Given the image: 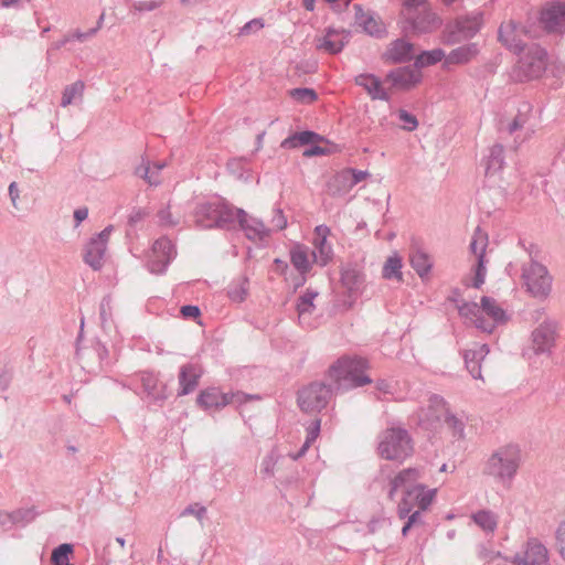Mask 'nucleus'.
I'll return each mask as SVG.
<instances>
[{"label":"nucleus","instance_id":"1","mask_svg":"<svg viewBox=\"0 0 565 565\" xmlns=\"http://www.w3.org/2000/svg\"><path fill=\"white\" fill-rule=\"evenodd\" d=\"M369 361L361 356H341L328 370L337 392L362 387L372 383V379L365 374L369 370Z\"/></svg>","mask_w":565,"mask_h":565},{"label":"nucleus","instance_id":"2","mask_svg":"<svg viewBox=\"0 0 565 565\" xmlns=\"http://www.w3.org/2000/svg\"><path fill=\"white\" fill-rule=\"evenodd\" d=\"M399 25L405 35L429 34L443 25V19L429 1L422 4L402 6Z\"/></svg>","mask_w":565,"mask_h":565},{"label":"nucleus","instance_id":"3","mask_svg":"<svg viewBox=\"0 0 565 565\" xmlns=\"http://www.w3.org/2000/svg\"><path fill=\"white\" fill-rule=\"evenodd\" d=\"M521 463V449L518 445H505L498 448L487 460L483 473L495 478L502 483L511 482Z\"/></svg>","mask_w":565,"mask_h":565},{"label":"nucleus","instance_id":"4","mask_svg":"<svg viewBox=\"0 0 565 565\" xmlns=\"http://www.w3.org/2000/svg\"><path fill=\"white\" fill-rule=\"evenodd\" d=\"M194 221L200 228L228 231L235 227V207L225 202L202 203L195 207Z\"/></svg>","mask_w":565,"mask_h":565},{"label":"nucleus","instance_id":"5","mask_svg":"<svg viewBox=\"0 0 565 565\" xmlns=\"http://www.w3.org/2000/svg\"><path fill=\"white\" fill-rule=\"evenodd\" d=\"M483 25V13L475 11L458 15L448 21L441 31L440 39L446 45H455L475 38Z\"/></svg>","mask_w":565,"mask_h":565},{"label":"nucleus","instance_id":"6","mask_svg":"<svg viewBox=\"0 0 565 565\" xmlns=\"http://www.w3.org/2000/svg\"><path fill=\"white\" fill-rule=\"evenodd\" d=\"M377 450L383 459L403 461L413 452V440L405 428L391 427L382 433Z\"/></svg>","mask_w":565,"mask_h":565},{"label":"nucleus","instance_id":"7","mask_svg":"<svg viewBox=\"0 0 565 565\" xmlns=\"http://www.w3.org/2000/svg\"><path fill=\"white\" fill-rule=\"evenodd\" d=\"M511 72L514 82L523 83L539 78L546 68L547 52L539 44H531L524 51Z\"/></svg>","mask_w":565,"mask_h":565},{"label":"nucleus","instance_id":"8","mask_svg":"<svg viewBox=\"0 0 565 565\" xmlns=\"http://www.w3.org/2000/svg\"><path fill=\"white\" fill-rule=\"evenodd\" d=\"M532 256V252H530ZM522 278L526 291L535 299L545 300L552 291L553 277L547 268L531 257V262L522 267Z\"/></svg>","mask_w":565,"mask_h":565},{"label":"nucleus","instance_id":"9","mask_svg":"<svg viewBox=\"0 0 565 565\" xmlns=\"http://www.w3.org/2000/svg\"><path fill=\"white\" fill-rule=\"evenodd\" d=\"M337 392L332 384L312 382L298 393V405L303 412H320L323 409L333 393Z\"/></svg>","mask_w":565,"mask_h":565},{"label":"nucleus","instance_id":"10","mask_svg":"<svg viewBox=\"0 0 565 565\" xmlns=\"http://www.w3.org/2000/svg\"><path fill=\"white\" fill-rule=\"evenodd\" d=\"M557 322L546 319L540 323L531 334L532 351L535 355L552 353L557 338Z\"/></svg>","mask_w":565,"mask_h":565},{"label":"nucleus","instance_id":"11","mask_svg":"<svg viewBox=\"0 0 565 565\" xmlns=\"http://www.w3.org/2000/svg\"><path fill=\"white\" fill-rule=\"evenodd\" d=\"M350 31L328 26L324 29L323 35L316 36L315 46L318 51L335 55L343 51L344 46L350 42Z\"/></svg>","mask_w":565,"mask_h":565},{"label":"nucleus","instance_id":"12","mask_svg":"<svg viewBox=\"0 0 565 565\" xmlns=\"http://www.w3.org/2000/svg\"><path fill=\"white\" fill-rule=\"evenodd\" d=\"M540 21L548 33H565V2L553 1L541 11Z\"/></svg>","mask_w":565,"mask_h":565},{"label":"nucleus","instance_id":"13","mask_svg":"<svg viewBox=\"0 0 565 565\" xmlns=\"http://www.w3.org/2000/svg\"><path fill=\"white\" fill-rule=\"evenodd\" d=\"M236 221L249 241L262 242L270 234V230L265 226L262 220L249 216L243 209H235Z\"/></svg>","mask_w":565,"mask_h":565},{"label":"nucleus","instance_id":"14","mask_svg":"<svg viewBox=\"0 0 565 565\" xmlns=\"http://www.w3.org/2000/svg\"><path fill=\"white\" fill-rule=\"evenodd\" d=\"M423 477V471L419 468H406L401 470L394 478L390 480V490L387 497L391 501L395 500L396 492L403 490L408 495V492L420 483L418 481Z\"/></svg>","mask_w":565,"mask_h":565},{"label":"nucleus","instance_id":"15","mask_svg":"<svg viewBox=\"0 0 565 565\" xmlns=\"http://www.w3.org/2000/svg\"><path fill=\"white\" fill-rule=\"evenodd\" d=\"M204 370L201 364L189 362L180 366L178 374V396H185L193 393L203 376Z\"/></svg>","mask_w":565,"mask_h":565},{"label":"nucleus","instance_id":"16","mask_svg":"<svg viewBox=\"0 0 565 565\" xmlns=\"http://www.w3.org/2000/svg\"><path fill=\"white\" fill-rule=\"evenodd\" d=\"M138 376L149 403L162 406L168 394L167 386L160 385L159 376L150 371H142Z\"/></svg>","mask_w":565,"mask_h":565},{"label":"nucleus","instance_id":"17","mask_svg":"<svg viewBox=\"0 0 565 565\" xmlns=\"http://www.w3.org/2000/svg\"><path fill=\"white\" fill-rule=\"evenodd\" d=\"M385 81L397 89L409 90L420 83L422 74L411 66H403L390 71Z\"/></svg>","mask_w":565,"mask_h":565},{"label":"nucleus","instance_id":"18","mask_svg":"<svg viewBox=\"0 0 565 565\" xmlns=\"http://www.w3.org/2000/svg\"><path fill=\"white\" fill-rule=\"evenodd\" d=\"M329 234L330 228L327 225H318L315 228L316 237L313 239L315 249L312 256L315 262L321 267L326 266L333 256L332 246L328 243Z\"/></svg>","mask_w":565,"mask_h":565},{"label":"nucleus","instance_id":"19","mask_svg":"<svg viewBox=\"0 0 565 565\" xmlns=\"http://www.w3.org/2000/svg\"><path fill=\"white\" fill-rule=\"evenodd\" d=\"M341 282L349 297L356 298L364 288L365 275L358 265L348 264L341 270Z\"/></svg>","mask_w":565,"mask_h":565},{"label":"nucleus","instance_id":"20","mask_svg":"<svg viewBox=\"0 0 565 565\" xmlns=\"http://www.w3.org/2000/svg\"><path fill=\"white\" fill-rule=\"evenodd\" d=\"M498 40L503 46L516 55H521L527 47L520 38L518 24L514 21L500 25Z\"/></svg>","mask_w":565,"mask_h":565},{"label":"nucleus","instance_id":"21","mask_svg":"<svg viewBox=\"0 0 565 565\" xmlns=\"http://www.w3.org/2000/svg\"><path fill=\"white\" fill-rule=\"evenodd\" d=\"M414 57V45L405 39H396L391 42L383 54L387 63L402 64L412 61Z\"/></svg>","mask_w":565,"mask_h":565},{"label":"nucleus","instance_id":"22","mask_svg":"<svg viewBox=\"0 0 565 565\" xmlns=\"http://www.w3.org/2000/svg\"><path fill=\"white\" fill-rule=\"evenodd\" d=\"M290 263L299 273V277L295 282V288L302 286L306 282V275L311 270V263L308 257V247L302 244H295L290 250Z\"/></svg>","mask_w":565,"mask_h":565},{"label":"nucleus","instance_id":"23","mask_svg":"<svg viewBox=\"0 0 565 565\" xmlns=\"http://www.w3.org/2000/svg\"><path fill=\"white\" fill-rule=\"evenodd\" d=\"M355 23L371 36L382 38L385 28L381 21L375 18L371 11H365L361 4H354Z\"/></svg>","mask_w":565,"mask_h":565},{"label":"nucleus","instance_id":"24","mask_svg":"<svg viewBox=\"0 0 565 565\" xmlns=\"http://www.w3.org/2000/svg\"><path fill=\"white\" fill-rule=\"evenodd\" d=\"M198 405L206 411H220L228 405L226 393L221 392L220 388L212 386L202 390L196 397Z\"/></svg>","mask_w":565,"mask_h":565},{"label":"nucleus","instance_id":"25","mask_svg":"<svg viewBox=\"0 0 565 565\" xmlns=\"http://www.w3.org/2000/svg\"><path fill=\"white\" fill-rule=\"evenodd\" d=\"M355 84L363 87L372 99L388 102L390 95L382 87V83L374 74H360L355 77Z\"/></svg>","mask_w":565,"mask_h":565},{"label":"nucleus","instance_id":"26","mask_svg":"<svg viewBox=\"0 0 565 565\" xmlns=\"http://www.w3.org/2000/svg\"><path fill=\"white\" fill-rule=\"evenodd\" d=\"M490 352L488 344H482L476 350H465L462 358L469 374L473 379H482L481 375V361Z\"/></svg>","mask_w":565,"mask_h":565},{"label":"nucleus","instance_id":"27","mask_svg":"<svg viewBox=\"0 0 565 565\" xmlns=\"http://www.w3.org/2000/svg\"><path fill=\"white\" fill-rule=\"evenodd\" d=\"M479 45L477 43H468L458 46L449 52L445 60V66L463 65L471 62L479 54Z\"/></svg>","mask_w":565,"mask_h":565},{"label":"nucleus","instance_id":"28","mask_svg":"<svg viewBox=\"0 0 565 565\" xmlns=\"http://www.w3.org/2000/svg\"><path fill=\"white\" fill-rule=\"evenodd\" d=\"M106 250L107 247L102 243L89 239L84 248L83 260L93 270H100L104 266Z\"/></svg>","mask_w":565,"mask_h":565},{"label":"nucleus","instance_id":"29","mask_svg":"<svg viewBox=\"0 0 565 565\" xmlns=\"http://www.w3.org/2000/svg\"><path fill=\"white\" fill-rule=\"evenodd\" d=\"M326 138L312 130H305L300 132H295L287 138H285L280 147L284 149H296L301 146L311 145L315 142H323Z\"/></svg>","mask_w":565,"mask_h":565},{"label":"nucleus","instance_id":"30","mask_svg":"<svg viewBox=\"0 0 565 565\" xmlns=\"http://www.w3.org/2000/svg\"><path fill=\"white\" fill-rule=\"evenodd\" d=\"M505 163L504 147L495 143L489 149V154L484 159L486 175H493L502 171Z\"/></svg>","mask_w":565,"mask_h":565},{"label":"nucleus","instance_id":"31","mask_svg":"<svg viewBox=\"0 0 565 565\" xmlns=\"http://www.w3.org/2000/svg\"><path fill=\"white\" fill-rule=\"evenodd\" d=\"M352 190L344 169L333 174L327 182V191L331 196H343Z\"/></svg>","mask_w":565,"mask_h":565},{"label":"nucleus","instance_id":"32","mask_svg":"<svg viewBox=\"0 0 565 565\" xmlns=\"http://www.w3.org/2000/svg\"><path fill=\"white\" fill-rule=\"evenodd\" d=\"M481 313H486L497 324L507 321L508 317L505 311L498 305L497 300L489 296L481 297L480 300Z\"/></svg>","mask_w":565,"mask_h":565},{"label":"nucleus","instance_id":"33","mask_svg":"<svg viewBox=\"0 0 565 565\" xmlns=\"http://www.w3.org/2000/svg\"><path fill=\"white\" fill-rule=\"evenodd\" d=\"M412 268L417 273L420 278L426 277L433 267V263L428 254L423 250H414L409 255Z\"/></svg>","mask_w":565,"mask_h":565},{"label":"nucleus","instance_id":"34","mask_svg":"<svg viewBox=\"0 0 565 565\" xmlns=\"http://www.w3.org/2000/svg\"><path fill=\"white\" fill-rule=\"evenodd\" d=\"M472 520L486 533H493L498 526V516L490 510H479L475 512Z\"/></svg>","mask_w":565,"mask_h":565},{"label":"nucleus","instance_id":"35","mask_svg":"<svg viewBox=\"0 0 565 565\" xmlns=\"http://www.w3.org/2000/svg\"><path fill=\"white\" fill-rule=\"evenodd\" d=\"M402 267H403L402 258L397 254L390 256L383 266V270H382L383 278L396 279L398 281L403 280Z\"/></svg>","mask_w":565,"mask_h":565},{"label":"nucleus","instance_id":"36","mask_svg":"<svg viewBox=\"0 0 565 565\" xmlns=\"http://www.w3.org/2000/svg\"><path fill=\"white\" fill-rule=\"evenodd\" d=\"M408 495H413L420 511L428 509L431 504L435 495V489H426L424 484H419L408 492Z\"/></svg>","mask_w":565,"mask_h":565},{"label":"nucleus","instance_id":"37","mask_svg":"<svg viewBox=\"0 0 565 565\" xmlns=\"http://www.w3.org/2000/svg\"><path fill=\"white\" fill-rule=\"evenodd\" d=\"M446 54L443 49H434L430 51H423L415 60V67L422 68L430 65H435L443 60H446Z\"/></svg>","mask_w":565,"mask_h":565},{"label":"nucleus","instance_id":"38","mask_svg":"<svg viewBox=\"0 0 565 565\" xmlns=\"http://www.w3.org/2000/svg\"><path fill=\"white\" fill-rule=\"evenodd\" d=\"M152 253L156 257L169 258V262H172L177 256L174 244L166 236L158 238L153 243Z\"/></svg>","mask_w":565,"mask_h":565},{"label":"nucleus","instance_id":"39","mask_svg":"<svg viewBox=\"0 0 565 565\" xmlns=\"http://www.w3.org/2000/svg\"><path fill=\"white\" fill-rule=\"evenodd\" d=\"M248 292V279L246 277L239 278L237 281L232 282L227 288V296L232 301L242 302L245 300Z\"/></svg>","mask_w":565,"mask_h":565},{"label":"nucleus","instance_id":"40","mask_svg":"<svg viewBox=\"0 0 565 565\" xmlns=\"http://www.w3.org/2000/svg\"><path fill=\"white\" fill-rule=\"evenodd\" d=\"M74 547L70 543L60 544L55 547L51 555L53 565H74L70 563V556L73 554Z\"/></svg>","mask_w":565,"mask_h":565},{"label":"nucleus","instance_id":"41","mask_svg":"<svg viewBox=\"0 0 565 565\" xmlns=\"http://www.w3.org/2000/svg\"><path fill=\"white\" fill-rule=\"evenodd\" d=\"M85 89L83 81H76L71 85H67L62 94L61 106L67 107L71 105L76 97H82Z\"/></svg>","mask_w":565,"mask_h":565},{"label":"nucleus","instance_id":"42","mask_svg":"<svg viewBox=\"0 0 565 565\" xmlns=\"http://www.w3.org/2000/svg\"><path fill=\"white\" fill-rule=\"evenodd\" d=\"M318 296V292L311 289H307L303 295H301L296 305V309L299 316L305 313H311L315 309L313 300Z\"/></svg>","mask_w":565,"mask_h":565},{"label":"nucleus","instance_id":"43","mask_svg":"<svg viewBox=\"0 0 565 565\" xmlns=\"http://www.w3.org/2000/svg\"><path fill=\"white\" fill-rule=\"evenodd\" d=\"M135 174L143 179L150 185H159L161 183L160 178L156 177L154 172H151L150 161L146 160L145 158H142L141 163L138 167H136Z\"/></svg>","mask_w":565,"mask_h":565},{"label":"nucleus","instance_id":"44","mask_svg":"<svg viewBox=\"0 0 565 565\" xmlns=\"http://www.w3.org/2000/svg\"><path fill=\"white\" fill-rule=\"evenodd\" d=\"M292 99L302 103L311 104L318 99V94L315 89L308 87H298L289 92Z\"/></svg>","mask_w":565,"mask_h":565},{"label":"nucleus","instance_id":"45","mask_svg":"<svg viewBox=\"0 0 565 565\" xmlns=\"http://www.w3.org/2000/svg\"><path fill=\"white\" fill-rule=\"evenodd\" d=\"M484 254H486V245L482 244V246L480 248V253L478 254L476 275H475L473 284H472V286L477 289H479L484 284V280H486L487 269H486V265H484Z\"/></svg>","mask_w":565,"mask_h":565},{"label":"nucleus","instance_id":"46","mask_svg":"<svg viewBox=\"0 0 565 565\" xmlns=\"http://www.w3.org/2000/svg\"><path fill=\"white\" fill-rule=\"evenodd\" d=\"M171 262L169 258L156 257L154 254L149 257L147 260L146 267L147 269L154 275H163Z\"/></svg>","mask_w":565,"mask_h":565},{"label":"nucleus","instance_id":"47","mask_svg":"<svg viewBox=\"0 0 565 565\" xmlns=\"http://www.w3.org/2000/svg\"><path fill=\"white\" fill-rule=\"evenodd\" d=\"M36 515L38 512L33 508L18 509L13 511L14 523L19 526H25L32 522Z\"/></svg>","mask_w":565,"mask_h":565},{"label":"nucleus","instance_id":"48","mask_svg":"<svg viewBox=\"0 0 565 565\" xmlns=\"http://www.w3.org/2000/svg\"><path fill=\"white\" fill-rule=\"evenodd\" d=\"M445 423L452 429L454 436L462 438L465 436V424L455 414L446 409Z\"/></svg>","mask_w":565,"mask_h":565},{"label":"nucleus","instance_id":"49","mask_svg":"<svg viewBox=\"0 0 565 565\" xmlns=\"http://www.w3.org/2000/svg\"><path fill=\"white\" fill-rule=\"evenodd\" d=\"M226 397L228 399V405L234 404L237 406H241L249 401H258L260 399L259 395H252L246 394L244 392H234V393H226Z\"/></svg>","mask_w":565,"mask_h":565},{"label":"nucleus","instance_id":"50","mask_svg":"<svg viewBox=\"0 0 565 565\" xmlns=\"http://www.w3.org/2000/svg\"><path fill=\"white\" fill-rule=\"evenodd\" d=\"M458 311L461 317L472 321L481 313L480 307L476 302H462L458 306Z\"/></svg>","mask_w":565,"mask_h":565},{"label":"nucleus","instance_id":"51","mask_svg":"<svg viewBox=\"0 0 565 565\" xmlns=\"http://www.w3.org/2000/svg\"><path fill=\"white\" fill-rule=\"evenodd\" d=\"M207 510L204 505L201 503H192L189 504L182 512L181 516L186 515H194L199 522L202 523V521L206 518Z\"/></svg>","mask_w":565,"mask_h":565},{"label":"nucleus","instance_id":"52","mask_svg":"<svg viewBox=\"0 0 565 565\" xmlns=\"http://www.w3.org/2000/svg\"><path fill=\"white\" fill-rule=\"evenodd\" d=\"M397 117L403 122V128L407 131H413L418 127L417 118L405 109H399Z\"/></svg>","mask_w":565,"mask_h":565},{"label":"nucleus","instance_id":"53","mask_svg":"<svg viewBox=\"0 0 565 565\" xmlns=\"http://www.w3.org/2000/svg\"><path fill=\"white\" fill-rule=\"evenodd\" d=\"M414 501L415 500L413 495H407L406 493H404L397 507V514L399 519H405L406 516H408V514L412 512L414 508Z\"/></svg>","mask_w":565,"mask_h":565},{"label":"nucleus","instance_id":"54","mask_svg":"<svg viewBox=\"0 0 565 565\" xmlns=\"http://www.w3.org/2000/svg\"><path fill=\"white\" fill-rule=\"evenodd\" d=\"M264 28V20L260 18L252 19L250 21L246 22L241 29H239V35H249L252 33H255Z\"/></svg>","mask_w":565,"mask_h":565},{"label":"nucleus","instance_id":"55","mask_svg":"<svg viewBox=\"0 0 565 565\" xmlns=\"http://www.w3.org/2000/svg\"><path fill=\"white\" fill-rule=\"evenodd\" d=\"M163 4V0L136 1L132 6L135 11H153Z\"/></svg>","mask_w":565,"mask_h":565},{"label":"nucleus","instance_id":"56","mask_svg":"<svg viewBox=\"0 0 565 565\" xmlns=\"http://www.w3.org/2000/svg\"><path fill=\"white\" fill-rule=\"evenodd\" d=\"M344 171L345 173H348V178L352 189L369 175L367 171L358 170L354 168H347L344 169Z\"/></svg>","mask_w":565,"mask_h":565},{"label":"nucleus","instance_id":"57","mask_svg":"<svg viewBox=\"0 0 565 565\" xmlns=\"http://www.w3.org/2000/svg\"><path fill=\"white\" fill-rule=\"evenodd\" d=\"M473 324L476 328L481 330L482 332L492 333L493 330L497 327V323L494 321L486 319L482 313H479L478 317L475 319Z\"/></svg>","mask_w":565,"mask_h":565},{"label":"nucleus","instance_id":"58","mask_svg":"<svg viewBox=\"0 0 565 565\" xmlns=\"http://www.w3.org/2000/svg\"><path fill=\"white\" fill-rule=\"evenodd\" d=\"M555 537L558 553L565 561V520L557 526Z\"/></svg>","mask_w":565,"mask_h":565},{"label":"nucleus","instance_id":"59","mask_svg":"<svg viewBox=\"0 0 565 565\" xmlns=\"http://www.w3.org/2000/svg\"><path fill=\"white\" fill-rule=\"evenodd\" d=\"M271 225L275 231H282L287 226V218L284 215V212L280 207H276L274 210V215L271 218Z\"/></svg>","mask_w":565,"mask_h":565},{"label":"nucleus","instance_id":"60","mask_svg":"<svg viewBox=\"0 0 565 565\" xmlns=\"http://www.w3.org/2000/svg\"><path fill=\"white\" fill-rule=\"evenodd\" d=\"M320 426H321V420L320 419L312 420L310 426L307 429V437H306L305 441H307L309 444H312L317 439V437L319 436Z\"/></svg>","mask_w":565,"mask_h":565},{"label":"nucleus","instance_id":"61","mask_svg":"<svg viewBox=\"0 0 565 565\" xmlns=\"http://www.w3.org/2000/svg\"><path fill=\"white\" fill-rule=\"evenodd\" d=\"M180 312L184 319H196L201 316L200 308L193 305L182 306Z\"/></svg>","mask_w":565,"mask_h":565},{"label":"nucleus","instance_id":"62","mask_svg":"<svg viewBox=\"0 0 565 565\" xmlns=\"http://www.w3.org/2000/svg\"><path fill=\"white\" fill-rule=\"evenodd\" d=\"M428 402H429V409H433L435 412L447 409L446 408L447 402L445 401V398L443 396H440L438 394H431Z\"/></svg>","mask_w":565,"mask_h":565},{"label":"nucleus","instance_id":"63","mask_svg":"<svg viewBox=\"0 0 565 565\" xmlns=\"http://www.w3.org/2000/svg\"><path fill=\"white\" fill-rule=\"evenodd\" d=\"M390 525V520L385 518H376L372 519L367 524V530L370 533L374 534L379 530L387 527Z\"/></svg>","mask_w":565,"mask_h":565},{"label":"nucleus","instance_id":"64","mask_svg":"<svg viewBox=\"0 0 565 565\" xmlns=\"http://www.w3.org/2000/svg\"><path fill=\"white\" fill-rule=\"evenodd\" d=\"M159 223L163 226H174L177 222L172 220L169 207L161 209L158 214Z\"/></svg>","mask_w":565,"mask_h":565}]
</instances>
